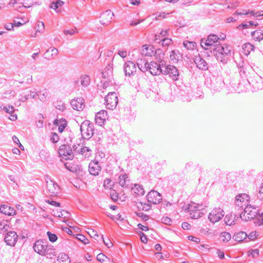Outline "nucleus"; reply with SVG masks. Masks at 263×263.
<instances>
[{"label":"nucleus","mask_w":263,"mask_h":263,"mask_svg":"<svg viewBox=\"0 0 263 263\" xmlns=\"http://www.w3.org/2000/svg\"><path fill=\"white\" fill-rule=\"evenodd\" d=\"M81 85L86 87L88 86L90 83V77L88 75L84 74L81 77Z\"/></svg>","instance_id":"ea45409f"},{"label":"nucleus","mask_w":263,"mask_h":263,"mask_svg":"<svg viewBox=\"0 0 263 263\" xmlns=\"http://www.w3.org/2000/svg\"><path fill=\"white\" fill-rule=\"evenodd\" d=\"M55 263H70V260L67 254L60 253Z\"/></svg>","instance_id":"72a5a7b5"},{"label":"nucleus","mask_w":263,"mask_h":263,"mask_svg":"<svg viewBox=\"0 0 263 263\" xmlns=\"http://www.w3.org/2000/svg\"><path fill=\"white\" fill-rule=\"evenodd\" d=\"M102 78L104 79H106L109 81L112 79V76H109L108 72L106 70H104L102 72Z\"/></svg>","instance_id":"338daca9"},{"label":"nucleus","mask_w":263,"mask_h":263,"mask_svg":"<svg viewBox=\"0 0 263 263\" xmlns=\"http://www.w3.org/2000/svg\"><path fill=\"white\" fill-rule=\"evenodd\" d=\"M101 166L99 161L92 160L90 161L88 166L89 173L93 176H97L101 170Z\"/></svg>","instance_id":"a211bd4d"},{"label":"nucleus","mask_w":263,"mask_h":263,"mask_svg":"<svg viewBox=\"0 0 263 263\" xmlns=\"http://www.w3.org/2000/svg\"><path fill=\"white\" fill-rule=\"evenodd\" d=\"M160 41L158 43L160 44L163 47H167L170 45L172 44L173 41L171 39L165 37L159 40Z\"/></svg>","instance_id":"79ce46f5"},{"label":"nucleus","mask_w":263,"mask_h":263,"mask_svg":"<svg viewBox=\"0 0 263 263\" xmlns=\"http://www.w3.org/2000/svg\"><path fill=\"white\" fill-rule=\"evenodd\" d=\"M53 104L59 110L63 111L65 109V104L61 100H57L54 102Z\"/></svg>","instance_id":"de8ad7c7"},{"label":"nucleus","mask_w":263,"mask_h":263,"mask_svg":"<svg viewBox=\"0 0 263 263\" xmlns=\"http://www.w3.org/2000/svg\"><path fill=\"white\" fill-rule=\"evenodd\" d=\"M155 52L154 48L152 46L145 45L142 47L141 53L142 55L152 57L155 54Z\"/></svg>","instance_id":"bb28decb"},{"label":"nucleus","mask_w":263,"mask_h":263,"mask_svg":"<svg viewBox=\"0 0 263 263\" xmlns=\"http://www.w3.org/2000/svg\"><path fill=\"white\" fill-rule=\"evenodd\" d=\"M194 60L197 67L199 69L202 70H206L208 69L207 63L199 54L195 56Z\"/></svg>","instance_id":"b1692460"},{"label":"nucleus","mask_w":263,"mask_h":263,"mask_svg":"<svg viewBox=\"0 0 263 263\" xmlns=\"http://www.w3.org/2000/svg\"><path fill=\"white\" fill-rule=\"evenodd\" d=\"M58 152L59 155L66 160H72L74 157V152L72 151L71 147L68 145H61Z\"/></svg>","instance_id":"9d476101"},{"label":"nucleus","mask_w":263,"mask_h":263,"mask_svg":"<svg viewBox=\"0 0 263 263\" xmlns=\"http://www.w3.org/2000/svg\"><path fill=\"white\" fill-rule=\"evenodd\" d=\"M37 26L38 28L37 29V31L39 32H43L44 31L45 29V25L44 23L43 22L39 21Z\"/></svg>","instance_id":"13d9d810"},{"label":"nucleus","mask_w":263,"mask_h":263,"mask_svg":"<svg viewBox=\"0 0 263 263\" xmlns=\"http://www.w3.org/2000/svg\"><path fill=\"white\" fill-rule=\"evenodd\" d=\"M170 58L174 63H177L182 59V54L178 50H174L171 52Z\"/></svg>","instance_id":"7c9ffc66"},{"label":"nucleus","mask_w":263,"mask_h":263,"mask_svg":"<svg viewBox=\"0 0 263 263\" xmlns=\"http://www.w3.org/2000/svg\"><path fill=\"white\" fill-rule=\"evenodd\" d=\"M77 239L83 242L84 244H87L89 242L88 239L82 234H77Z\"/></svg>","instance_id":"5fc2aeb1"},{"label":"nucleus","mask_w":263,"mask_h":263,"mask_svg":"<svg viewBox=\"0 0 263 263\" xmlns=\"http://www.w3.org/2000/svg\"><path fill=\"white\" fill-rule=\"evenodd\" d=\"M188 211L190 212V215L192 219H198L203 214L202 204H197L195 203L190 204L188 208Z\"/></svg>","instance_id":"6e6552de"},{"label":"nucleus","mask_w":263,"mask_h":263,"mask_svg":"<svg viewBox=\"0 0 263 263\" xmlns=\"http://www.w3.org/2000/svg\"><path fill=\"white\" fill-rule=\"evenodd\" d=\"M47 189L51 194H57L59 190V187L57 183L50 180L46 182Z\"/></svg>","instance_id":"393cba45"},{"label":"nucleus","mask_w":263,"mask_h":263,"mask_svg":"<svg viewBox=\"0 0 263 263\" xmlns=\"http://www.w3.org/2000/svg\"><path fill=\"white\" fill-rule=\"evenodd\" d=\"M259 233L256 231H252L250 232L249 234H247V238L250 240H254L257 238L258 236Z\"/></svg>","instance_id":"603ef678"},{"label":"nucleus","mask_w":263,"mask_h":263,"mask_svg":"<svg viewBox=\"0 0 263 263\" xmlns=\"http://www.w3.org/2000/svg\"><path fill=\"white\" fill-rule=\"evenodd\" d=\"M110 197L115 201H116L118 199V193L115 191H111L110 193Z\"/></svg>","instance_id":"69168bd1"},{"label":"nucleus","mask_w":263,"mask_h":263,"mask_svg":"<svg viewBox=\"0 0 263 263\" xmlns=\"http://www.w3.org/2000/svg\"><path fill=\"white\" fill-rule=\"evenodd\" d=\"M220 238L223 241L228 242L230 240L231 238V234L227 232H222L220 234Z\"/></svg>","instance_id":"8fccbe9b"},{"label":"nucleus","mask_w":263,"mask_h":263,"mask_svg":"<svg viewBox=\"0 0 263 263\" xmlns=\"http://www.w3.org/2000/svg\"><path fill=\"white\" fill-rule=\"evenodd\" d=\"M48 92L46 89L40 90L39 92L38 99L42 102H45L48 100Z\"/></svg>","instance_id":"e433bc0d"},{"label":"nucleus","mask_w":263,"mask_h":263,"mask_svg":"<svg viewBox=\"0 0 263 263\" xmlns=\"http://www.w3.org/2000/svg\"><path fill=\"white\" fill-rule=\"evenodd\" d=\"M205 83L206 86L214 91H219L224 86L222 78L215 76L207 78Z\"/></svg>","instance_id":"7ed1b4c3"},{"label":"nucleus","mask_w":263,"mask_h":263,"mask_svg":"<svg viewBox=\"0 0 263 263\" xmlns=\"http://www.w3.org/2000/svg\"><path fill=\"white\" fill-rule=\"evenodd\" d=\"M106 119H107V112L105 110H101L96 115L95 121L96 124L102 126L104 124Z\"/></svg>","instance_id":"5701e85b"},{"label":"nucleus","mask_w":263,"mask_h":263,"mask_svg":"<svg viewBox=\"0 0 263 263\" xmlns=\"http://www.w3.org/2000/svg\"><path fill=\"white\" fill-rule=\"evenodd\" d=\"M47 235L48 237L49 240L52 242L56 241L58 239L57 235L54 233H52L49 231L47 232Z\"/></svg>","instance_id":"864d4df0"},{"label":"nucleus","mask_w":263,"mask_h":263,"mask_svg":"<svg viewBox=\"0 0 263 263\" xmlns=\"http://www.w3.org/2000/svg\"><path fill=\"white\" fill-rule=\"evenodd\" d=\"M148 64L147 61L144 58H139L137 60V66L142 72L147 71V65Z\"/></svg>","instance_id":"c85d7f7f"},{"label":"nucleus","mask_w":263,"mask_h":263,"mask_svg":"<svg viewBox=\"0 0 263 263\" xmlns=\"http://www.w3.org/2000/svg\"><path fill=\"white\" fill-rule=\"evenodd\" d=\"M50 140L53 143H57L59 140V137L57 133H52Z\"/></svg>","instance_id":"680f3d73"},{"label":"nucleus","mask_w":263,"mask_h":263,"mask_svg":"<svg viewBox=\"0 0 263 263\" xmlns=\"http://www.w3.org/2000/svg\"><path fill=\"white\" fill-rule=\"evenodd\" d=\"M237 66L242 78L246 79L248 83L257 90L263 87L261 78L254 70L247 60L241 58L237 63Z\"/></svg>","instance_id":"f257e3e1"},{"label":"nucleus","mask_w":263,"mask_h":263,"mask_svg":"<svg viewBox=\"0 0 263 263\" xmlns=\"http://www.w3.org/2000/svg\"><path fill=\"white\" fill-rule=\"evenodd\" d=\"M119 183L122 187L127 188L130 185V180L128 179V175L123 173L119 177Z\"/></svg>","instance_id":"cd10ccee"},{"label":"nucleus","mask_w":263,"mask_h":263,"mask_svg":"<svg viewBox=\"0 0 263 263\" xmlns=\"http://www.w3.org/2000/svg\"><path fill=\"white\" fill-rule=\"evenodd\" d=\"M43 256H46L47 258L52 259L55 256V249L51 245H48L47 249L45 250V254Z\"/></svg>","instance_id":"2f4dec72"},{"label":"nucleus","mask_w":263,"mask_h":263,"mask_svg":"<svg viewBox=\"0 0 263 263\" xmlns=\"http://www.w3.org/2000/svg\"><path fill=\"white\" fill-rule=\"evenodd\" d=\"M155 54H156V58L159 63H160L161 61H164L163 60L164 54L160 49H158L157 50H155Z\"/></svg>","instance_id":"49530a36"},{"label":"nucleus","mask_w":263,"mask_h":263,"mask_svg":"<svg viewBox=\"0 0 263 263\" xmlns=\"http://www.w3.org/2000/svg\"><path fill=\"white\" fill-rule=\"evenodd\" d=\"M104 70H106L107 72H108L109 76H112V70H113V66L112 64H108V65L106 67Z\"/></svg>","instance_id":"bf43d9fd"},{"label":"nucleus","mask_w":263,"mask_h":263,"mask_svg":"<svg viewBox=\"0 0 263 263\" xmlns=\"http://www.w3.org/2000/svg\"><path fill=\"white\" fill-rule=\"evenodd\" d=\"M0 110H4L6 112L10 115L9 119L11 121H15L17 119L16 114L14 113L15 110L14 107L12 105L5 106L2 105L0 106Z\"/></svg>","instance_id":"4be33fe9"},{"label":"nucleus","mask_w":263,"mask_h":263,"mask_svg":"<svg viewBox=\"0 0 263 263\" xmlns=\"http://www.w3.org/2000/svg\"><path fill=\"white\" fill-rule=\"evenodd\" d=\"M106 108L111 110L115 109L118 103V98L115 92H110L105 97Z\"/></svg>","instance_id":"1a4fd4ad"},{"label":"nucleus","mask_w":263,"mask_h":263,"mask_svg":"<svg viewBox=\"0 0 263 263\" xmlns=\"http://www.w3.org/2000/svg\"><path fill=\"white\" fill-rule=\"evenodd\" d=\"M163 74H168L173 81L179 80V73L177 68L174 65H167L164 66V69L163 70Z\"/></svg>","instance_id":"f8f14e48"},{"label":"nucleus","mask_w":263,"mask_h":263,"mask_svg":"<svg viewBox=\"0 0 263 263\" xmlns=\"http://www.w3.org/2000/svg\"><path fill=\"white\" fill-rule=\"evenodd\" d=\"M18 236L14 231H9L6 234L4 240L7 245L13 247L15 246Z\"/></svg>","instance_id":"f3484780"},{"label":"nucleus","mask_w":263,"mask_h":263,"mask_svg":"<svg viewBox=\"0 0 263 263\" xmlns=\"http://www.w3.org/2000/svg\"><path fill=\"white\" fill-rule=\"evenodd\" d=\"M247 238V234L243 231L236 233L233 236L234 239L237 242H241Z\"/></svg>","instance_id":"473e14b6"},{"label":"nucleus","mask_w":263,"mask_h":263,"mask_svg":"<svg viewBox=\"0 0 263 263\" xmlns=\"http://www.w3.org/2000/svg\"><path fill=\"white\" fill-rule=\"evenodd\" d=\"M137 207L139 211H148L151 209L152 205L150 204L140 202L139 203H138Z\"/></svg>","instance_id":"58836bf2"},{"label":"nucleus","mask_w":263,"mask_h":263,"mask_svg":"<svg viewBox=\"0 0 263 263\" xmlns=\"http://www.w3.org/2000/svg\"><path fill=\"white\" fill-rule=\"evenodd\" d=\"M249 197L246 194H239L236 197L235 204L236 206L243 209L248 204Z\"/></svg>","instance_id":"6ab92c4d"},{"label":"nucleus","mask_w":263,"mask_h":263,"mask_svg":"<svg viewBox=\"0 0 263 263\" xmlns=\"http://www.w3.org/2000/svg\"><path fill=\"white\" fill-rule=\"evenodd\" d=\"M93 123L88 120L83 121L80 126V131L83 139H89L94 134Z\"/></svg>","instance_id":"423d86ee"},{"label":"nucleus","mask_w":263,"mask_h":263,"mask_svg":"<svg viewBox=\"0 0 263 263\" xmlns=\"http://www.w3.org/2000/svg\"><path fill=\"white\" fill-rule=\"evenodd\" d=\"M137 216L140 217L144 221H147L149 219L148 215L144 214L142 212L139 211L136 213Z\"/></svg>","instance_id":"6e6d98bb"},{"label":"nucleus","mask_w":263,"mask_h":263,"mask_svg":"<svg viewBox=\"0 0 263 263\" xmlns=\"http://www.w3.org/2000/svg\"><path fill=\"white\" fill-rule=\"evenodd\" d=\"M123 69L126 76L130 77L133 76L136 71V66L135 64L130 61H128L125 63Z\"/></svg>","instance_id":"dca6fc26"},{"label":"nucleus","mask_w":263,"mask_h":263,"mask_svg":"<svg viewBox=\"0 0 263 263\" xmlns=\"http://www.w3.org/2000/svg\"><path fill=\"white\" fill-rule=\"evenodd\" d=\"M47 52H50L51 54L50 55L46 57V59L50 60L53 58V57L57 56L58 54V50L54 47H51L47 49Z\"/></svg>","instance_id":"a18cd8bd"},{"label":"nucleus","mask_w":263,"mask_h":263,"mask_svg":"<svg viewBox=\"0 0 263 263\" xmlns=\"http://www.w3.org/2000/svg\"><path fill=\"white\" fill-rule=\"evenodd\" d=\"M224 215V211L220 208H216L209 213L208 218L211 222L214 223L220 220Z\"/></svg>","instance_id":"9b49d317"},{"label":"nucleus","mask_w":263,"mask_h":263,"mask_svg":"<svg viewBox=\"0 0 263 263\" xmlns=\"http://www.w3.org/2000/svg\"><path fill=\"white\" fill-rule=\"evenodd\" d=\"M200 44L205 50L210 49L211 53L214 48L221 45L219 37L214 34H210L206 39H201Z\"/></svg>","instance_id":"20e7f679"},{"label":"nucleus","mask_w":263,"mask_h":263,"mask_svg":"<svg viewBox=\"0 0 263 263\" xmlns=\"http://www.w3.org/2000/svg\"><path fill=\"white\" fill-rule=\"evenodd\" d=\"M146 198L148 202L155 204L159 203L162 199V195L155 190L150 191L147 195Z\"/></svg>","instance_id":"ddd939ff"},{"label":"nucleus","mask_w":263,"mask_h":263,"mask_svg":"<svg viewBox=\"0 0 263 263\" xmlns=\"http://www.w3.org/2000/svg\"><path fill=\"white\" fill-rule=\"evenodd\" d=\"M235 216H233L232 214L227 215L224 218V221L227 225L232 226L235 224Z\"/></svg>","instance_id":"a19ab883"},{"label":"nucleus","mask_w":263,"mask_h":263,"mask_svg":"<svg viewBox=\"0 0 263 263\" xmlns=\"http://www.w3.org/2000/svg\"><path fill=\"white\" fill-rule=\"evenodd\" d=\"M65 167L71 172H75L77 171V168L74 166H71V164L69 163H65Z\"/></svg>","instance_id":"0e129e2a"},{"label":"nucleus","mask_w":263,"mask_h":263,"mask_svg":"<svg viewBox=\"0 0 263 263\" xmlns=\"http://www.w3.org/2000/svg\"><path fill=\"white\" fill-rule=\"evenodd\" d=\"M64 4V2L61 0H58L55 2H53L51 4L50 8L56 10L59 7L62 6Z\"/></svg>","instance_id":"3c124183"},{"label":"nucleus","mask_w":263,"mask_h":263,"mask_svg":"<svg viewBox=\"0 0 263 263\" xmlns=\"http://www.w3.org/2000/svg\"><path fill=\"white\" fill-rule=\"evenodd\" d=\"M15 95L16 93L14 90H9L4 93L2 95V97L4 99L11 100L15 96Z\"/></svg>","instance_id":"37998d69"},{"label":"nucleus","mask_w":263,"mask_h":263,"mask_svg":"<svg viewBox=\"0 0 263 263\" xmlns=\"http://www.w3.org/2000/svg\"><path fill=\"white\" fill-rule=\"evenodd\" d=\"M0 212L9 216L16 214V211L13 208L5 204L0 206Z\"/></svg>","instance_id":"a878e982"},{"label":"nucleus","mask_w":263,"mask_h":263,"mask_svg":"<svg viewBox=\"0 0 263 263\" xmlns=\"http://www.w3.org/2000/svg\"><path fill=\"white\" fill-rule=\"evenodd\" d=\"M257 198L260 200H263V183H261L259 187L258 192L257 194Z\"/></svg>","instance_id":"052dcab7"},{"label":"nucleus","mask_w":263,"mask_h":263,"mask_svg":"<svg viewBox=\"0 0 263 263\" xmlns=\"http://www.w3.org/2000/svg\"><path fill=\"white\" fill-rule=\"evenodd\" d=\"M254 46L250 43H247L242 45V49L244 54L248 55L250 52L254 50Z\"/></svg>","instance_id":"f704fd0d"},{"label":"nucleus","mask_w":263,"mask_h":263,"mask_svg":"<svg viewBox=\"0 0 263 263\" xmlns=\"http://www.w3.org/2000/svg\"><path fill=\"white\" fill-rule=\"evenodd\" d=\"M53 123L54 125L58 126L59 132L60 133H62L67 126V122L65 119L62 118L60 120H55L53 122Z\"/></svg>","instance_id":"c756f323"},{"label":"nucleus","mask_w":263,"mask_h":263,"mask_svg":"<svg viewBox=\"0 0 263 263\" xmlns=\"http://www.w3.org/2000/svg\"><path fill=\"white\" fill-rule=\"evenodd\" d=\"M84 100L83 98H77L72 99L70 102V104L73 109L80 111L83 109L85 107Z\"/></svg>","instance_id":"412c9836"},{"label":"nucleus","mask_w":263,"mask_h":263,"mask_svg":"<svg viewBox=\"0 0 263 263\" xmlns=\"http://www.w3.org/2000/svg\"><path fill=\"white\" fill-rule=\"evenodd\" d=\"M259 213L258 206L248 204L244 208L243 211L240 214L241 220L247 221L256 217Z\"/></svg>","instance_id":"39448f33"},{"label":"nucleus","mask_w":263,"mask_h":263,"mask_svg":"<svg viewBox=\"0 0 263 263\" xmlns=\"http://www.w3.org/2000/svg\"><path fill=\"white\" fill-rule=\"evenodd\" d=\"M48 245L43 240H38L35 242L33 245L34 250L41 255L45 254V250L47 249Z\"/></svg>","instance_id":"2eb2a0df"},{"label":"nucleus","mask_w":263,"mask_h":263,"mask_svg":"<svg viewBox=\"0 0 263 263\" xmlns=\"http://www.w3.org/2000/svg\"><path fill=\"white\" fill-rule=\"evenodd\" d=\"M249 255H251L253 258L257 257L259 255V250L258 249L252 250L250 252Z\"/></svg>","instance_id":"774afa93"},{"label":"nucleus","mask_w":263,"mask_h":263,"mask_svg":"<svg viewBox=\"0 0 263 263\" xmlns=\"http://www.w3.org/2000/svg\"><path fill=\"white\" fill-rule=\"evenodd\" d=\"M29 95L30 98H32L35 100L38 99L39 92H37L34 90H30Z\"/></svg>","instance_id":"e2e57ef3"},{"label":"nucleus","mask_w":263,"mask_h":263,"mask_svg":"<svg viewBox=\"0 0 263 263\" xmlns=\"http://www.w3.org/2000/svg\"><path fill=\"white\" fill-rule=\"evenodd\" d=\"M80 147V144L73 145V151L74 153L82 155L85 158H89L91 154V150L86 146Z\"/></svg>","instance_id":"4468645a"},{"label":"nucleus","mask_w":263,"mask_h":263,"mask_svg":"<svg viewBox=\"0 0 263 263\" xmlns=\"http://www.w3.org/2000/svg\"><path fill=\"white\" fill-rule=\"evenodd\" d=\"M9 228V223L7 220H3L0 222V230L3 232H6Z\"/></svg>","instance_id":"09e8293b"},{"label":"nucleus","mask_w":263,"mask_h":263,"mask_svg":"<svg viewBox=\"0 0 263 263\" xmlns=\"http://www.w3.org/2000/svg\"><path fill=\"white\" fill-rule=\"evenodd\" d=\"M167 31H168V30H162L160 32V34L157 35H155V41H157V40H160V37H163V36H164L165 35H166L167 33Z\"/></svg>","instance_id":"4d7b16f0"},{"label":"nucleus","mask_w":263,"mask_h":263,"mask_svg":"<svg viewBox=\"0 0 263 263\" xmlns=\"http://www.w3.org/2000/svg\"><path fill=\"white\" fill-rule=\"evenodd\" d=\"M165 65V61H161L160 63H158L155 61L151 62L147 65V70L154 76L159 75L161 73L163 74V70L164 69V66Z\"/></svg>","instance_id":"0eeeda50"},{"label":"nucleus","mask_w":263,"mask_h":263,"mask_svg":"<svg viewBox=\"0 0 263 263\" xmlns=\"http://www.w3.org/2000/svg\"><path fill=\"white\" fill-rule=\"evenodd\" d=\"M183 46L187 50H193L196 47V43L194 42L185 41L183 43Z\"/></svg>","instance_id":"c03bdc74"},{"label":"nucleus","mask_w":263,"mask_h":263,"mask_svg":"<svg viewBox=\"0 0 263 263\" xmlns=\"http://www.w3.org/2000/svg\"><path fill=\"white\" fill-rule=\"evenodd\" d=\"M114 14L113 12L108 10L104 12L100 16V23L104 25H108L111 22Z\"/></svg>","instance_id":"aec40b11"},{"label":"nucleus","mask_w":263,"mask_h":263,"mask_svg":"<svg viewBox=\"0 0 263 263\" xmlns=\"http://www.w3.org/2000/svg\"><path fill=\"white\" fill-rule=\"evenodd\" d=\"M252 37L256 41H260L263 40V30H256L251 33Z\"/></svg>","instance_id":"c9c22d12"},{"label":"nucleus","mask_w":263,"mask_h":263,"mask_svg":"<svg viewBox=\"0 0 263 263\" xmlns=\"http://www.w3.org/2000/svg\"><path fill=\"white\" fill-rule=\"evenodd\" d=\"M220 45L213 49V53L217 60L222 63H226L228 61L227 56L231 54V49L230 46Z\"/></svg>","instance_id":"f03ea898"},{"label":"nucleus","mask_w":263,"mask_h":263,"mask_svg":"<svg viewBox=\"0 0 263 263\" xmlns=\"http://www.w3.org/2000/svg\"><path fill=\"white\" fill-rule=\"evenodd\" d=\"M134 193L138 196H142L144 194V190L143 187L139 184H135L134 187H132Z\"/></svg>","instance_id":"4c0bfd02"}]
</instances>
